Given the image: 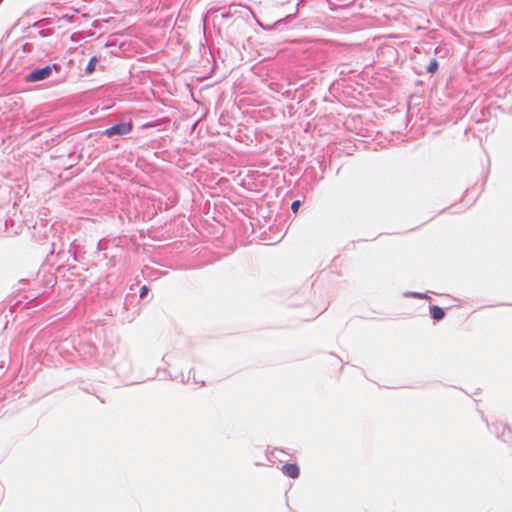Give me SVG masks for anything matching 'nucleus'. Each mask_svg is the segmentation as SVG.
I'll list each match as a JSON object with an SVG mask.
<instances>
[{
    "instance_id": "7",
    "label": "nucleus",
    "mask_w": 512,
    "mask_h": 512,
    "mask_svg": "<svg viewBox=\"0 0 512 512\" xmlns=\"http://www.w3.org/2000/svg\"><path fill=\"white\" fill-rule=\"evenodd\" d=\"M301 206V201L300 200H296L294 201L292 204H291V209L294 213H297L299 208Z\"/></svg>"
},
{
    "instance_id": "6",
    "label": "nucleus",
    "mask_w": 512,
    "mask_h": 512,
    "mask_svg": "<svg viewBox=\"0 0 512 512\" xmlns=\"http://www.w3.org/2000/svg\"><path fill=\"white\" fill-rule=\"evenodd\" d=\"M438 70V62L436 59H433L430 61L429 65L427 66V71L431 74L436 73Z\"/></svg>"
},
{
    "instance_id": "1",
    "label": "nucleus",
    "mask_w": 512,
    "mask_h": 512,
    "mask_svg": "<svg viewBox=\"0 0 512 512\" xmlns=\"http://www.w3.org/2000/svg\"><path fill=\"white\" fill-rule=\"evenodd\" d=\"M132 128H133L132 122L120 123V124H116L112 127L107 128L103 132V134L106 136H109V137L114 136V135H126L131 132Z\"/></svg>"
},
{
    "instance_id": "2",
    "label": "nucleus",
    "mask_w": 512,
    "mask_h": 512,
    "mask_svg": "<svg viewBox=\"0 0 512 512\" xmlns=\"http://www.w3.org/2000/svg\"><path fill=\"white\" fill-rule=\"evenodd\" d=\"M58 69L56 64H53L52 66H46L41 69H37L33 72H31L27 77L26 80L29 82H36L43 79L48 78L51 75L52 69Z\"/></svg>"
},
{
    "instance_id": "5",
    "label": "nucleus",
    "mask_w": 512,
    "mask_h": 512,
    "mask_svg": "<svg viewBox=\"0 0 512 512\" xmlns=\"http://www.w3.org/2000/svg\"><path fill=\"white\" fill-rule=\"evenodd\" d=\"M98 61L99 59L96 56H93L90 59L85 69L86 74H92L96 70V64L98 63Z\"/></svg>"
},
{
    "instance_id": "8",
    "label": "nucleus",
    "mask_w": 512,
    "mask_h": 512,
    "mask_svg": "<svg viewBox=\"0 0 512 512\" xmlns=\"http://www.w3.org/2000/svg\"><path fill=\"white\" fill-rule=\"evenodd\" d=\"M148 291H149V288L146 285L142 286L141 291H140V297L144 298L147 295Z\"/></svg>"
},
{
    "instance_id": "4",
    "label": "nucleus",
    "mask_w": 512,
    "mask_h": 512,
    "mask_svg": "<svg viewBox=\"0 0 512 512\" xmlns=\"http://www.w3.org/2000/svg\"><path fill=\"white\" fill-rule=\"evenodd\" d=\"M430 314L432 318L437 321L443 319L445 316L444 310L437 305H433L430 307Z\"/></svg>"
},
{
    "instance_id": "3",
    "label": "nucleus",
    "mask_w": 512,
    "mask_h": 512,
    "mask_svg": "<svg viewBox=\"0 0 512 512\" xmlns=\"http://www.w3.org/2000/svg\"><path fill=\"white\" fill-rule=\"evenodd\" d=\"M281 470H282L283 474H285L286 476H288L292 479L298 478L299 474H300V469H299L298 465L295 463H286L282 466Z\"/></svg>"
}]
</instances>
